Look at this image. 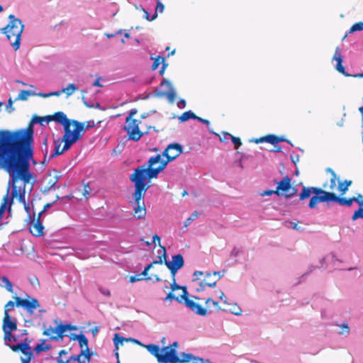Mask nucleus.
<instances>
[{"mask_svg":"<svg viewBox=\"0 0 363 363\" xmlns=\"http://www.w3.org/2000/svg\"><path fill=\"white\" fill-rule=\"evenodd\" d=\"M182 146L179 143L169 144L162 155L151 157L146 167H139L136 168L130 176V180L135 184V192L133 194L134 203V216L142 219L146 215V208L144 202V196L149 186L145 183L146 179L149 180L157 178L167 167V164L176 159L182 152Z\"/></svg>","mask_w":363,"mask_h":363,"instance_id":"1","label":"nucleus"},{"mask_svg":"<svg viewBox=\"0 0 363 363\" xmlns=\"http://www.w3.org/2000/svg\"><path fill=\"white\" fill-rule=\"evenodd\" d=\"M32 160L0 152V169H4L9 176L8 182L9 189L11 187V198L18 199L22 204H26V193L27 189L30 193L33 189L35 177L30 172Z\"/></svg>","mask_w":363,"mask_h":363,"instance_id":"2","label":"nucleus"},{"mask_svg":"<svg viewBox=\"0 0 363 363\" xmlns=\"http://www.w3.org/2000/svg\"><path fill=\"white\" fill-rule=\"evenodd\" d=\"M35 123L44 125V116H33L26 128L0 130V152L30 159L35 164L33 159V125Z\"/></svg>","mask_w":363,"mask_h":363,"instance_id":"3","label":"nucleus"},{"mask_svg":"<svg viewBox=\"0 0 363 363\" xmlns=\"http://www.w3.org/2000/svg\"><path fill=\"white\" fill-rule=\"evenodd\" d=\"M9 23L1 28V33L5 34L7 39L11 42V45L15 50L20 48L21 37L24 29L22 21L16 18L14 15L9 16Z\"/></svg>","mask_w":363,"mask_h":363,"instance_id":"4","label":"nucleus"},{"mask_svg":"<svg viewBox=\"0 0 363 363\" xmlns=\"http://www.w3.org/2000/svg\"><path fill=\"white\" fill-rule=\"evenodd\" d=\"M73 125H75V133L72 135H64L61 142L64 143L63 147L61 148L60 144H55L54 152L48 157L47 162L53 157L62 154L65 151L68 150L71 146L78 141L83 135L84 132V123L73 120Z\"/></svg>","mask_w":363,"mask_h":363,"instance_id":"5","label":"nucleus"},{"mask_svg":"<svg viewBox=\"0 0 363 363\" xmlns=\"http://www.w3.org/2000/svg\"><path fill=\"white\" fill-rule=\"evenodd\" d=\"M311 193H313L315 195L311 198L308 207L310 208H314L318 202H330L333 192L326 191L319 187L304 186L299 194V199L304 200L308 199Z\"/></svg>","mask_w":363,"mask_h":363,"instance_id":"6","label":"nucleus"},{"mask_svg":"<svg viewBox=\"0 0 363 363\" xmlns=\"http://www.w3.org/2000/svg\"><path fill=\"white\" fill-rule=\"evenodd\" d=\"M137 113V108L130 109L124 125V130L128 134V139L135 142L138 141L145 133H147V131L142 132L139 128L141 121L133 118Z\"/></svg>","mask_w":363,"mask_h":363,"instance_id":"7","label":"nucleus"},{"mask_svg":"<svg viewBox=\"0 0 363 363\" xmlns=\"http://www.w3.org/2000/svg\"><path fill=\"white\" fill-rule=\"evenodd\" d=\"M182 291L183 294L180 296H176L172 292H169L165 297L164 300L174 299L179 303L184 301L185 305L197 315L203 316L206 315L207 314V308H203L200 304L195 303L194 301L188 298L186 287H182Z\"/></svg>","mask_w":363,"mask_h":363,"instance_id":"8","label":"nucleus"},{"mask_svg":"<svg viewBox=\"0 0 363 363\" xmlns=\"http://www.w3.org/2000/svg\"><path fill=\"white\" fill-rule=\"evenodd\" d=\"M164 352L160 357V363H186L193 358L191 354L182 353V358L177 356V350L171 347H164L162 349Z\"/></svg>","mask_w":363,"mask_h":363,"instance_id":"9","label":"nucleus"},{"mask_svg":"<svg viewBox=\"0 0 363 363\" xmlns=\"http://www.w3.org/2000/svg\"><path fill=\"white\" fill-rule=\"evenodd\" d=\"M297 191V189L291 184V178L286 176L282 180L277 182L275 194L289 199L296 195Z\"/></svg>","mask_w":363,"mask_h":363,"instance_id":"10","label":"nucleus"},{"mask_svg":"<svg viewBox=\"0 0 363 363\" xmlns=\"http://www.w3.org/2000/svg\"><path fill=\"white\" fill-rule=\"evenodd\" d=\"M77 328L74 325H72L71 324H58L55 328H52V326L48 327L45 329L43 335L50 337V340H62L65 336L64 333L67 330H76Z\"/></svg>","mask_w":363,"mask_h":363,"instance_id":"11","label":"nucleus"},{"mask_svg":"<svg viewBox=\"0 0 363 363\" xmlns=\"http://www.w3.org/2000/svg\"><path fill=\"white\" fill-rule=\"evenodd\" d=\"M157 97L166 98L171 104L174 103L176 99V91L171 82L167 79H163L160 85V89L156 91Z\"/></svg>","mask_w":363,"mask_h":363,"instance_id":"12","label":"nucleus"},{"mask_svg":"<svg viewBox=\"0 0 363 363\" xmlns=\"http://www.w3.org/2000/svg\"><path fill=\"white\" fill-rule=\"evenodd\" d=\"M13 298L17 307H22L30 313H33V311L40 306L38 299L30 298L28 295H26V298H21L18 296H15Z\"/></svg>","mask_w":363,"mask_h":363,"instance_id":"13","label":"nucleus"},{"mask_svg":"<svg viewBox=\"0 0 363 363\" xmlns=\"http://www.w3.org/2000/svg\"><path fill=\"white\" fill-rule=\"evenodd\" d=\"M54 115V121L62 124L64 127V135H72L75 133V125L74 130H71V125H73V121L67 118L66 114L62 111L56 112Z\"/></svg>","mask_w":363,"mask_h":363,"instance_id":"14","label":"nucleus"},{"mask_svg":"<svg viewBox=\"0 0 363 363\" xmlns=\"http://www.w3.org/2000/svg\"><path fill=\"white\" fill-rule=\"evenodd\" d=\"M184 264L183 257L181 254L172 256V261L165 260V265L169 269L172 278H174L177 271Z\"/></svg>","mask_w":363,"mask_h":363,"instance_id":"15","label":"nucleus"},{"mask_svg":"<svg viewBox=\"0 0 363 363\" xmlns=\"http://www.w3.org/2000/svg\"><path fill=\"white\" fill-rule=\"evenodd\" d=\"M2 329L4 333H7V335H9V332H13L17 329L16 322L11 319L9 314L4 315Z\"/></svg>","mask_w":363,"mask_h":363,"instance_id":"16","label":"nucleus"},{"mask_svg":"<svg viewBox=\"0 0 363 363\" xmlns=\"http://www.w3.org/2000/svg\"><path fill=\"white\" fill-rule=\"evenodd\" d=\"M91 354H90L89 349H82L78 355H72L68 359L69 362L77 361L78 363H89L91 359Z\"/></svg>","mask_w":363,"mask_h":363,"instance_id":"17","label":"nucleus"},{"mask_svg":"<svg viewBox=\"0 0 363 363\" xmlns=\"http://www.w3.org/2000/svg\"><path fill=\"white\" fill-rule=\"evenodd\" d=\"M333 59L337 61V65L335 66L337 71L346 77L351 76L345 72V67L342 65V56L339 48H336Z\"/></svg>","mask_w":363,"mask_h":363,"instance_id":"18","label":"nucleus"},{"mask_svg":"<svg viewBox=\"0 0 363 363\" xmlns=\"http://www.w3.org/2000/svg\"><path fill=\"white\" fill-rule=\"evenodd\" d=\"M352 198L353 201H355L359 205V208L355 211L352 215V220H356L358 218H363V196L361 194H359L357 196H353Z\"/></svg>","mask_w":363,"mask_h":363,"instance_id":"19","label":"nucleus"},{"mask_svg":"<svg viewBox=\"0 0 363 363\" xmlns=\"http://www.w3.org/2000/svg\"><path fill=\"white\" fill-rule=\"evenodd\" d=\"M40 217L38 216V218L30 227V232L35 236L40 237L43 235L44 227L40 222Z\"/></svg>","mask_w":363,"mask_h":363,"instance_id":"20","label":"nucleus"},{"mask_svg":"<svg viewBox=\"0 0 363 363\" xmlns=\"http://www.w3.org/2000/svg\"><path fill=\"white\" fill-rule=\"evenodd\" d=\"M218 279H211V274H208L205 278L199 282V287L196 289L197 291L205 290L206 286L213 287L216 285Z\"/></svg>","mask_w":363,"mask_h":363,"instance_id":"21","label":"nucleus"},{"mask_svg":"<svg viewBox=\"0 0 363 363\" xmlns=\"http://www.w3.org/2000/svg\"><path fill=\"white\" fill-rule=\"evenodd\" d=\"M9 187L7 188L6 194L3 197L2 202H1V204L0 206V218L3 217V216H4V213H5V211L6 209L7 205L9 206H8L9 211H10L11 208V206L13 204V201H12V199H10V198L9 196Z\"/></svg>","mask_w":363,"mask_h":363,"instance_id":"22","label":"nucleus"},{"mask_svg":"<svg viewBox=\"0 0 363 363\" xmlns=\"http://www.w3.org/2000/svg\"><path fill=\"white\" fill-rule=\"evenodd\" d=\"M152 267L150 264H147L145 267L144 270L140 274H138V277H144L143 280H146V281H151L152 282L160 281L161 280V279L160 278V277L158 275L155 274L153 277L148 276V272Z\"/></svg>","mask_w":363,"mask_h":363,"instance_id":"23","label":"nucleus"},{"mask_svg":"<svg viewBox=\"0 0 363 363\" xmlns=\"http://www.w3.org/2000/svg\"><path fill=\"white\" fill-rule=\"evenodd\" d=\"M152 267L150 264H147L145 267L144 270L140 274H138V277H144L143 280H146V281H151L152 282L160 281L161 280V279L160 278V277L158 275L155 274L153 277L148 276V272Z\"/></svg>","mask_w":363,"mask_h":363,"instance_id":"24","label":"nucleus"},{"mask_svg":"<svg viewBox=\"0 0 363 363\" xmlns=\"http://www.w3.org/2000/svg\"><path fill=\"white\" fill-rule=\"evenodd\" d=\"M330 201L339 203L341 206H350L353 203L352 198H345L337 196L335 193H333Z\"/></svg>","mask_w":363,"mask_h":363,"instance_id":"25","label":"nucleus"},{"mask_svg":"<svg viewBox=\"0 0 363 363\" xmlns=\"http://www.w3.org/2000/svg\"><path fill=\"white\" fill-rule=\"evenodd\" d=\"M145 347L147 349V350L150 352L151 354H152L155 357H156L157 362H160V357L162 356V350L160 347L154 344H150L145 346Z\"/></svg>","mask_w":363,"mask_h":363,"instance_id":"26","label":"nucleus"},{"mask_svg":"<svg viewBox=\"0 0 363 363\" xmlns=\"http://www.w3.org/2000/svg\"><path fill=\"white\" fill-rule=\"evenodd\" d=\"M161 63H162V67L161 69L160 70V74H163L164 72V70L166 69V67H167V65L165 64L164 57H160V56L156 57L154 60L152 65V69L155 70L156 69H157V67H159V65Z\"/></svg>","mask_w":363,"mask_h":363,"instance_id":"27","label":"nucleus"},{"mask_svg":"<svg viewBox=\"0 0 363 363\" xmlns=\"http://www.w3.org/2000/svg\"><path fill=\"white\" fill-rule=\"evenodd\" d=\"M326 172L330 173L331 175V177L330 179L329 189L330 191H333L336 187V182L338 180V177L337 176L335 171L330 167L326 169Z\"/></svg>","mask_w":363,"mask_h":363,"instance_id":"28","label":"nucleus"},{"mask_svg":"<svg viewBox=\"0 0 363 363\" xmlns=\"http://www.w3.org/2000/svg\"><path fill=\"white\" fill-rule=\"evenodd\" d=\"M352 184V180L345 179L343 182H339L338 190L341 195H344L347 191L349 187Z\"/></svg>","mask_w":363,"mask_h":363,"instance_id":"29","label":"nucleus"},{"mask_svg":"<svg viewBox=\"0 0 363 363\" xmlns=\"http://www.w3.org/2000/svg\"><path fill=\"white\" fill-rule=\"evenodd\" d=\"M35 93L34 91H28V90H21L18 94V96L15 99V101H26L30 96H35Z\"/></svg>","mask_w":363,"mask_h":363,"instance_id":"30","label":"nucleus"},{"mask_svg":"<svg viewBox=\"0 0 363 363\" xmlns=\"http://www.w3.org/2000/svg\"><path fill=\"white\" fill-rule=\"evenodd\" d=\"M205 303H206L207 308H208V310L210 311L211 310V304L213 305V306L214 307V308L216 311H219L221 310V307L220 306L219 303L218 301H214L212 298H208L206 300Z\"/></svg>","mask_w":363,"mask_h":363,"instance_id":"31","label":"nucleus"},{"mask_svg":"<svg viewBox=\"0 0 363 363\" xmlns=\"http://www.w3.org/2000/svg\"><path fill=\"white\" fill-rule=\"evenodd\" d=\"M9 347L13 351V352H18L21 351L24 355L27 354L26 352V350H28V347L26 346V345H21V343L17 344V345H9Z\"/></svg>","mask_w":363,"mask_h":363,"instance_id":"32","label":"nucleus"},{"mask_svg":"<svg viewBox=\"0 0 363 363\" xmlns=\"http://www.w3.org/2000/svg\"><path fill=\"white\" fill-rule=\"evenodd\" d=\"M52 348L50 345H45V340H43L41 343L38 344L34 348V351L39 353L42 351L47 352Z\"/></svg>","mask_w":363,"mask_h":363,"instance_id":"33","label":"nucleus"},{"mask_svg":"<svg viewBox=\"0 0 363 363\" xmlns=\"http://www.w3.org/2000/svg\"><path fill=\"white\" fill-rule=\"evenodd\" d=\"M77 89V86L72 83L69 84L67 87L62 89V92L66 94L67 97L71 96Z\"/></svg>","mask_w":363,"mask_h":363,"instance_id":"34","label":"nucleus"},{"mask_svg":"<svg viewBox=\"0 0 363 363\" xmlns=\"http://www.w3.org/2000/svg\"><path fill=\"white\" fill-rule=\"evenodd\" d=\"M196 118H197V116L195 115L191 111H186V112L183 113L179 116V119L180 121L184 122V121H188L190 118L195 119Z\"/></svg>","mask_w":363,"mask_h":363,"instance_id":"35","label":"nucleus"},{"mask_svg":"<svg viewBox=\"0 0 363 363\" xmlns=\"http://www.w3.org/2000/svg\"><path fill=\"white\" fill-rule=\"evenodd\" d=\"M79 339L78 340L79 342V347L82 349H89V347H88V340L87 338L86 337V336L81 333L79 334Z\"/></svg>","mask_w":363,"mask_h":363,"instance_id":"36","label":"nucleus"},{"mask_svg":"<svg viewBox=\"0 0 363 363\" xmlns=\"http://www.w3.org/2000/svg\"><path fill=\"white\" fill-rule=\"evenodd\" d=\"M1 281L4 284V287L9 291L13 292V284L9 281V279L6 277H2L1 278Z\"/></svg>","mask_w":363,"mask_h":363,"instance_id":"37","label":"nucleus"},{"mask_svg":"<svg viewBox=\"0 0 363 363\" xmlns=\"http://www.w3.org/2000/svg\"><path fill=\"white\" fill-rule=\"evenodd\" d=\"M360 30H363V22H358L353 24L350 28L349 33H352Z\"/></svg>","mask_w":363,"mask_h":363,"instance_id":"38","label":"nucleus"},{"mask_svg":"<svg viewBox=\"0 0 363 363\" xmlns=\"http://www.w3.org/2000/svg\"><path fill=\"white\" fill-rule=\"evenodd\" d=\"M113 341H114L115 345L116 347V349H118V344L123 345L125 341L127 342V341H128V340L123 337L120 336L118 334H116Z\"/></svg>","mask_w":363,"mask_h":363,"instance_id":"39","label":"nucleus"},{"mask_svg":"<svg viewBox=\"0 0 363 363\" xmlns=\"http://www.w3.org/2000/svg\"><path fill=\"white\" fill-rule=\"evenodd\" d=\"M264 140H265L266 143H270L273 145H275L276 144H277V135H275L270 134V135H265Z\"/></svg>","mask_w":363,"mask_h":363,"instance_id":"40","label":"nucleus"},{"mask_svg":"<svg viewBox=\"0 0 363 363\" xmlns=\"http://www.w3.org/2000/svg\"><path fill=\"white\" fill-rule=\"evenodd\" d=\"M199 216V213L196 211H194L191 213V215L185 220L184 227H187L190 225V223L194 220Z\"/></svg>","mask_w":363,"mask_h":363,"instance_id":"41","label":"nucleus"},{"mask_svg":"<svg viewBox=\"0 0 363 363\" xmlns=\"http://www.w3.org/2000/svg\"><path fill=\"white\" fill-rule=\"evenodd\" d=\"M15 304L16 303L12 301H8L4 306V315L9 314V311L13 309Z\"/></svg>","mask_w":363,"mask_h":363,"instance_id":"42","label":"nucleus"},{"mask_svg":"<svg viewBox=\"0 0 363 363\" xmlns=\"http://www.w3.org/2000/svg\"><path fill=\"white\" fill-rule=\"evenodd\" d=\"M228 135L231 138L232 142L235 145V149H238L242 145V142L240 138L235 137L229 133H228Z\"/></svg>","mask_w":363,"mask_h":363,"instance_id":"43","label":"nucleus"},{"mask_svg":"<svg viewBox=\"0 0 363 363\" xmlns=\"http://www.w3.org/2000/svg\"><path fill=\"white\" fill-rule=\"evenodd\" d=\"M43 145H44V148L42 149L43 152H44V159L43 161V164H46V163H48L47 160L48 158V145H47V140L46 139L45 140Z\"/></svg>","mask_w":363,"mask_h":363,"instance_id":"44","label":"nucleus"},{"mask_svg":"<svg viewBox=\"0 0 363 363\" xmlns=\"http://www.w3.org/2000/svg\"><path fill=\"white\" fill-rule=\"evenodd\" d=\"M82 194L85 198H87L91 194V188L88 183L84 184Z\"/></svg>","mask_w":363,"mask_h":363,"instance_id":"45","label":"nucleus"},{"mask_svg":"<svg viewBox=\"0 0 363 363\" xmlns=\"http://www.w3.org/2000/svg\"><path fill=\"white\" fill-rule=\"evenodd\" d=\"M229 311L235 315H240L242 313L241 308L237 306V304H235L232 308H229Z\"/></svg>","mask_w":363,"mask_h":363,"instance_id":"46","label":"nucleus"},{"mask_svg":"<svg viewBox=\"0 0 363 363\" xmlns=\"http://www.w3.org/2000/svg\"><path fill=\"white\" fill-rule=\"evenodd\" d=\"M30 340L28 339V338H25L23 340V342H21V345H26V346H27V347H28V350H26V354H33L32 350H31V347L30 346Z\"/></svg>","mask_w":363,"mask_h":363,"instance_id":"47","label":"nucleus"},{"mask_svg":"<svg viewBox=\"0 0 363 363\" xmlns=\"http://www.w3.org/2000/svg\"><path fill=\"white\" fill-rule=\"evenodd\" d=\"M33 358V354H27L25 357H21V363H29Z\"/></svg>","mask_w":363,"mask_h":363,"instance_id":"48","label":"nucleus"},{"mask_svg":"<svg viewBox=\"0 0 363 363\" xmlns=\"http://www.w3.org/2000/svg\"><path fill=\"white\" fill-rule=\"evenodd\" d=\"M172 279V283L170 284V288H171L172 291H174L178 289H182L183 286H180L176 283L175 277Z\"/></svg>","mask_w":363,"mask_h":363,"instance_id":"49","label":"nucleus"},{"mask_svg":"<svg viewBox=\"0 0 363 363\" xmlns=\"http://www.w3.org/2000/svg\"><path fill=\"white\" fill-rule=\"evenodd\" d=\"M164 4L160 0H157V6H156V9H155V12H157V13L158 12L162 13L164 11Z\"/></svg>","mask_w":363,"mask_h":363,"instance_id":"50","label":"nucleus"},{"mask_svg":"<svg viewBox=\"0 0 363 363\" xmlns=\"http://www.w3.org/2000/svg\"><path fill=\"white\" fill-rule=\"evenodd\" d=\"M143 11L145 13V18L149 21H152L157 17V12H155L154 14L152 16V17H150L149 13L147 11H145V9H143Z\"/></svg>","mask_w":363,"mask_h":363,"instance_id":"51","label":"nucleus"},{"mask_svg":"<svg viewBox=\"0 0 363 363\" xmlns=\"http://www.w3.org/2000/svg\"><path fill=\"white\" fill-rule=\"evenodd\" d=\"M4 333V339L5 341H16V338L13 336L11 335V332H9V335H7V333Z\"/></svg>","mask_w":363,"mask_h":363,"instance_id":"52","label":"nucleus"},{"mask_svg":"<svg viewBox=\"0 0 363 363\" xmlns=\"http://www.w3.org/2000/svg\"><path fill=\"white\" fill-rule=\"evenodd\" d=\"M57 177H53L52 178H51L50 179V181L48 182V189H50L51 188H52L55 184L57 183Z\"/></svg>","mask_w":363,"mask_h":363,"instance_id":"53","label":"nucleus"},{"mask_svg":"<svg viewBox=\"0 0 363 363\" xmlns=\"http://www.w3.org/2000/svg\"><path fill=\"white\" fill-rule=\"evenodd\" d=\"M144 277H140L138 275L131 276L130 277L129 281L131 283H134L138 281L143 280Z\"/></svg>","mask_w":363,"mask_h":363,"instance_id":"54","label":"nucleus"},{"mask_svg":"<svg viewBox=\"0 0 363 363\" xmlns=\"http://www.w3.org/2000/svg\"><path fill=\"white\" fill-rule=\"evenodd\" d=\"M156 241H158L159 242H160V237L158 236L157 235H155L152 237V242L147 241V242H145V244L149 246V245H150L152 243H155Z\"/></svg>","mask_w":363,"mask_h":363,"instance_id":"55","label":"nucleus"},{"mask_svg":"<svg viewBox=\"0 0 363 363\" xmlns=\"http://www.w3.org/2000/svg\"><path fill=\"white\" fill-rule=\"evenodd\" d=\"M13 101L10 98L8 101V104L6 105V109L10 113L14 110V108L12 106Z\"/></svg>","mask_w":363,"mask_h":363,"instance_id":"56","label":"nucleus"},{"mask_svg":"<svg viewBox=\"0 0 363 363\" xmlns=\"http://www.w3.org/2000/svg\"><path fill=\"white\" fill-rule=\"evenodd\" d=\"M219 293V298L223 301L224 304H228V300L225 296L224 295L223 292L221 291H218Z\"/></svg>","mask_w":363,"mask_h":363,"instance_id":"57","label":"nucleus"},{"mask_svg":"<svg viewBox=\"0 0 363 363\" xmlns=\"http://www.w3.org/2000/svg\"><path fill=\"white\" fill-rule=\"evenodd\" d=\"M342 328L343 329V330L342 332H340V334H346V335L349 334L350 328L347 324H343L342 325Z\"/></svg>","mask_w":363,"mask_h":363,"instance_id":"58","label":"nucleus"},{"mask_svg":"<svg viewBox=\"0 0 363 363\" xmlns=\"http://www.w3.org/2000/svg\"><path fill=\"white\" fill-rule=\"evenodd\" d=\"M94 125H95V123H94V122L93 121H86V127L84 125V130L86 129H89V128H93V127H94Z\"/></svg>","mask_w":363,"mask_h":363,"instance_id":"59","label":"nucleus"},{"mask_svg":"<svg viewBox=\"0 0 363 363\" xmlns=\"http://www.w3.org/2000/svg\"><path fill=\"white\" fill-rule=\"evenodd\" d=\"M52 205V203H48L47 204H45L43 208V210L39 212L38 215H39V217L41 216V215L43 214V213H44L48 208H50Z\"/></svg>","mask_w":363,"mask_h":363,"instance_id":"60","label":"nucleus"},{"mask_svg":"<svg viewBox=\"0 0 363 363\" xmlns=\"http://www.w3.org/2000/svg\"><path fill=\"white\" fill-rule=\"evenodd\" d=\"M45 118V123H49L50 122L54 121V115H48L44 116Z\"/></svg>","mask_w":363,"mask_h":363,"instance_id":"61","label":"nucleus"},{"mask_svg":"<svg viewBox=\"0 0 363 363\" xmlns=\"http://www.w3.org/2000/svg\"><path fill=\"white\" fill-rule=\"evenodd\" d=\"M161 247L162 248L163 250V253L161 256H160L158 258L161 259L163 260V262H165V260H167V253H166V249L164 247H162L161 246Z\"/></svg>","mask_w":363,"mask_h":363,"instance_id":"62","label":"nucleus"},{"mask_svg":"<svg viewBox=\"0 0 363 363\" xmlns=\"http://www.w3.org/2000/svg\"><path fill=\"white\" fill-rule=\"evenodd\" d=\"M100 291L102 294H104L106 296H111V291L108 289H101Z\"/></svg>","mask_w":363,"mask_h":363,"instance_id":"63","label":"nucleus"},{"mask_svg":"<svg viewBox=\"0 0 363 363\" xmlns=\"http://www.w3.org/2000/svg\"><path fill=\"white\" fill-rule=\"evenodd\" d=\"M30 283L33 286L38 285L39 286L40 283L37 277H34L30 279Z\"/></svg>","mask_w":363,"mask_h":363,"instance_id":"64","label":"nucleus"}]
</instances>
